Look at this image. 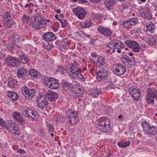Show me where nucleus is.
Here are the masks:
<instances>
[{
	"label": "nucleus",
	"instance_id": "obj_48",
	"mask_svg": "<svg viewBox=\"0 0 157 157\" xmlns=\"http://www.w3.org/2000/svg\"><path fill=\"white\" fill-rule=\"evenodd\" d=\"M67 67H70L71 68H73V69L75 70L78 67L77 63L75 61L71 65H69Z\"/></svg>",
	"mask_w": 157,
	"mask_h": 157
},
{
	"label": "nucleus",
	"instance_id": "obj_20",
	"mask_svg": "<svg viewBox=\"0 0 157 157\" xmlns=\"http://www.w3.org/2000/svg\"><path fill=\"white\" fill-rule=\"evenodd\" d=\"M46 96L48 101L52 102L56 100L58 97V95L56 92L51 90L48 91Z\"/></svg>",
	"mask_w": 157,
	"mask_h": 157
},
{
	"label": "nucleus",
	"instance_id": "obj_62",
	"mask_svg": "<svg viewBox=\"0 0 157 157\" xmlns=\"http://www.w3.org/2000/svg\"><path fill=\"white\" fill-rule=\"evenodd\" d=\"M91 56L93 58L96 59L97 57V55L94 53H91Z\"/></svg>",
	"mask_w": 157,
	"mask_h": 157
},
{
	"label": "nucleus",
	"instance_id": "obj_60",
	"mask_svg": "<svg viewBox=\"0 0 157 157\" xmlns=\"http://www.w3.org/2000/svg\"><path fill=\"white\" fill-rule=\"evenodd\" d=\"M90 1L94 3H97L99 2L100 0H89Z\"/></svg>",
	"mask_w": 157,
	"mask_h": 157
},
{
	"label": "nucleus",
	"instance_id": "obj_54",
	"mask_svg": "<svg viewBox=\"0 0 157 157\" xmlns=\"http://www.w3.org/2000/svg\"><path fill=\"white\" fill-rule=\"evenodd\" d=\"M95 17L98 19H100L102 17V16L100 13H98L95 15Z\"/></svg>",
	"mask_w": 157,
	"mask_h": 157
},
{
	"label": "nucleus",
	"instance_id": "obj_44",
	"mask_svg": "<svg viewBox=\"0 0 157 157\" xmlns=\"http://www.w3.org/2000/svg\"><path fill=\"white\" fill-rule=\"evenodd\" d=\"M7 125L6 122L4 121L3 119L0 118V125L2 127L6 128Z\"/></svg>",
	"mask_w": 157,
	"mask_h": 157
},
{
	"label": "nucleus",
	"instance_id": "obj_45",
	"mask_svg": "<svg viewBox=\"0 0 157 157\" xmlns=\"http://www.w3.org/2000/svg\"><path fill=\"white\" fill-rule=\"evenodd\" d=\"M40 26H42L41 28L43 27H44L46 24V21L43 18L41 19L40 20H39Z\"/></svg>",
	"mask_w": 157,
	"mask_h": 157
},
{
	"label": "nucleus",
	"instance_id": "obj_37",
	"mask_svg": "<svg viewBox=\"0 0 157 157\" xmlns=\"http://www.w3.org/2000/svg\"><path fill=\"white\" fill-rule=\"evenodd\" d=\"M28 73L32 77L37 78L38 76L37 71L34 69H30L28 71Z\"/></svg>",
	"mask_w": 157,
	"mask_h": 157
},
{
	"label": "nucleus",
	"instance_id": "obj_23",
	"mask_svg": "<svg viewBox=\"0 0 157 157\" xmlns=\"http://www.w3.org/2000/svg\"><path fill=\"white\" fill-rule=\"evenodd\" d=\"M8 97L11 99L12 102H14L17 101L18 99L17 94L14 91H9L7 92Z\"/></svg>",
	"mask_w": 157,
	"mask_h": 157
},
{
	"label": "nucleus",
	"instance_id": "obj_10",
	"mask_svg": "<svg viewBox=\"0 0 157 157\" xmlns=\"http://www.w3.org/2000/svg\"><path fill=\"white\" fill-rule=\"evenodd\" d=\"M22 93L28 99L33 98L35 94V91L33 89H29L26 86H24L21 89Z\"/></svg>",
	"mask_w": 157,
	"mask_h": 157
},
{
	"label": "nucleus",
	"instance_id": "obj_19",
	"mask_svg": "<svg viewBox=\"0 0 157 157\" xmlns=\"http://www.w3.org/2000/svg\"><path fill=\"white\" fill-rule=\"evenodd\" d=\"M13 119L19 124H23L25 123V120L23 118L22 114L17 111L13 112L12 113Z\"/></svg>",
	"mask_w": 157,
	"mask_h": 157
},
{
	"label": "nucleus",
	"instance_id": "obj_29",
	"mask_svg": "<svg viewBox=\"0 0 157 157\" xmlns=\"http://www.w3.org/2000/svg\"><path fill=\"white\" fill-rule=\"evenodd\" d=\"M77 36H79L82 39L90 38V35L87 33H85L82 31L76 32L75 33Z\"/></svg>",
	"mask_w": 157,
	"mask_h": 157
},
{
	"label": "nucleus",
	"instance_id": "obj_47",
	"mask_svg": "<svg viewBox=\"0 0 157 157\" xmlns=\"http://www.w3.org/2000/svg\"><path fill=\"white\" fill-rule=\"evenodd\" d=\"M131 25L128 19L127 21H125L123 24V27L126 28Z\"/></svg>",
	"mask_w": 157,
	"mask_h": 157
},
{
	"label": "nucleus",
	"instance_id": "obj_18",
	"mask_svg": "<svg viewBox=\"0 0 157 157\" xmlns=\"http://www.w3.org/2000/svg\"><path fill=\"white\" fill-rule=\"evenodd\" d=\"M48 104L47 100L45 97L41 96L38 98L37 106L38 108L43 109L47 107Z\"/></svg>",
	"mask_w": 157,
	"mask_h": 157
},
{
	"label": "nucleus",
	"instance_id": "obj_41",
	"mask_svg": "<svg viewBox=\"0 0 157 157\" xmlns=\"http://www.w3.org/2000/svg\"><path fill=\"white\" fill-rule=\"evenodd\" d=\"M46 127L47 130L49 132L51 133L54 132V128L53 126L50 124H47Z\"/></svg>",
	"mask_w": 157,
	"mask_h": 157
},
{
	"label": "nucleus",
	"instance_id": "obj_9",
	"mask_svg": "<svg viewBox=\"0 0 157 157\" xmlns=\"http://www.w3.org/2000/svg\"><path fill=\"white\" fill-rule=\"evenodd\" d=\"M113 67V73L118 76L124 74L126 71V67L120 63L114 64Z\"/></svg>",
	"mask_w": 157,
	"mask_h": 157
},
{
	"label": "nucleus",
	"instance_id": "obj_58",
	"mask_svg": "<svg viewBox=\"0 0 157 157\" xmlns=\"http://www.w3.org/2000/svg\"><path fill=\"white\" fill-rule=\"evenodd\" d=\"M4 57V54L2 52H0V59H3Z\"/></svg>",
	"mask_w": 157,
	"mask_h": 157
},
{
	"label": "nucleus",
	"instance_id": "obj_27",
	"mask_svg": "<svg viewBox=\"0 0 157 157\" xmlns=\"http://www.w3.org/2000/svg\"><path fill=\"white\" fill-rule=\"evenodd\" d=\"M66 71L69 77L71 78H74L76 76L75 70L73 68H71L70 67H67Z\"/></svg>",
	"mask_w": 157,
	"mask_h": 157
},
{
	"label": "nucleus",
	"instance_id": "obj_61",
	"mask_svg": "<svg viewBox=\"0 0 157 157\" xmlns=\"http://www.w3.org/2000/svg\"><path fill=\"white\" fill-rule=\"evenodd\" d=\"M146 0H137L139 4H142L143 3L145 2Z\"/></svg>",
	"mask_w": 157,
	"mask_h": 157
},
{
	"label": "nucleus",
	"instance_id": "obj_57",
	"mask_svg": "<svg viewBox=\"0 0 157 157\" xmlns=\"http://www.w3.org/2000/svg\"><path fill=\"white\" fill-rule=\"evenodd\" d=\"M33 6H34L33 4L32 3H29V4H28V3L26 4L25 5V8H27V7H29L30 8H31L32 7H33Z\"/></svg>",
	"mask_w": 157,
	"mask_h": 157
},
{
	"label": "nucleus",
	"instance_id": "obj_51",
	"mask_svg": "<svg viewBox=\"0 0 157 157\" xmlns=\"http://www.w3.org/2000/svg\"><path fill=\"white\" fill-rule=\"evenodd\" d=\"M5 17L4 19L5 20H7L8 19L10 18L11 15L10 14L8 13V12H6V14L5 15Z\"/></svg>",
	"mask_w": 157,
	"mask_h": 157
},
{
	"label": "nucleus",
	"instance_id": "obj_25",
	"mask_svg": "<svg viewBox=\"0 0 157 157\" xmlns=\"http://www.w3.org/2000/svg\"><path fill=\"white\" fill-rule=\"evenodd\" d=\"M145 26L147 28L146 31L147 32L148 31L151 33H154L155 30L156 28L155 25L151 22L146 24L145 25Z\"/></svg>",
	"mask_w": 157,
	"mask_h": 157
},
{
	"label": "nucleus",
	"instance_id": "obj_38",
	"mask_svg": "<svg viewBox=\"0 0 157 157\" xmlns=\"http://www.w3.org/2000/svg\"><path fill=\"white\" fill-rule=\"evenodd\" d=\"M14 21L13 19H8L7 20V21L5 23V24L6 25V28L9 29L11 28L12 25L13 24Z\"/></svg>",
	"mask_w": 157,
	"mask_h": 157
},
{
	"label": "nucleus",
	"instance_id": "obj_2",
	"mask_svg": "<svg viewBox=\"0 0 157 157\" xmlns=\"http://www.w3.org/2000/svg\"><path fill=\"white\" fill-rule=\"evenodd\" d=\"M142 126L145 134H148L149 136H154L157 133V127L151 126L147 121H144L142 124Z\"/></svg>",
	"mask_w": 157,
	"mask_h": 157
},
{
	"label": "nucleus",
	"instance_id": "obj_63",
	"mask_svg": "<svg viewBox=\"0 0 157 157\" xmlns=\"http://www.w3.org/2000/svg\"><path fill=\"white\" fill-rule=\"evenodd\" d=\"M59 17L63 18L64 17V15L63 14H60L59 15Z\"/></svg>",
	"mask_w": 157,
	"mask_h": 157
},
{
	"label": "nucleus",
	"instance_id": "obj_52",
	"mask_svg": "<svg viewBox=\"0 0 157 157\" xmlns=\"http://www.w3.org/2000/svg\"><path fill=\"white\" fill-rule=\"evenodd\" d=\"M123 147H126L127 146L129 145L130 144V142L129 141L123 142Z\"/></svg>",
	"mask_w": 157,
	"mask_h": 157
},
{
	"label": "nucleus",
	"instance_id": "obj_55",
	"mask_svg": "<svg viewBox=\"0 0 157 157\" xmlns=\"http://www.w3.org/2000/svg\"><path fill=\"white\" fill-rule=\"evenodd\" d=\"M8 50L10 51L12 50L14 48V46L12 44H10L7 46Z\"/></svg>",
	"mask_w": 157,
	"mask_h": 157
},
{
	"label": "nucleus",
	"instance_id": "obj_59",
	"mask_svg": "<svg viewBox=\"0 0 157 157\" xmlns=\"http://www.w3.org/2000/svg\"><path fill=\"white\" fill-rule=\"evenodd\" d=\"M117 144L118 146L121 148H123V143L122 142H118L117 143Z\"/></svg>",
	"mask_w": 157,
	"mask_h": 157
},
{
	"label": "nucleus",
	"instance_id": "obj_30",
	"mask_svg": "<svg viewBox=\"0 0 157 157\" xmlns=\"http://www.w3.org/2000/svg\"><path fill=\"white\" fill-rule=\"evenodd\" d=\"M105 4L108 10H110L115 4L114 0H105Z\"/></svg>",
	"mask_w": 157,
	"mask_h": 157
},
{
	"label": "nucleus",
	"instance_id": "obj_36",
	"mask_svg": "<svg viewBox=\"0 0 157 157\" xmlns=\"http://www.w3.org/2000/svg\"><path fill=\"white\" fill-rule=\"evenodd\" d=\"M97 64L98 67H101L105 64L104 59L101 56H99L97 59Z\"/></svg>",
	"mask_w": 157,
	"mask_h": 157
},
{
	"label": "nucleus",
	"instance_id": "obj_4",
	"mask_svg": "<svg viewBox=\"0 0 157 157\" xmlns=\"http://www.w3.org/2000/svg\"><path fill=\"white\" fill-rule=\"evenodd\" d=\"M110 122L109 118L106 117L101 118L98 123L99 129L104 132H107L110 128Z\"/></svg>",
	"mask_w": 157,
	"mask_h": 157
},
{
	"label": "nucleus",
	"instance_id": "obj_56",
	"mask_svg": "<svg viewBox=\"0 0 157 157\" xmlns=\"http://www.w3.org/2000/svg\"><path fill=\"white\" fill-rule=\"evenodd\" d=\"M82 71V69L81 68H79L77 69L76 70H75V72L76 73V75H78V74H81V72Z\"/></svg>",
	"mask_w": 157,
	"mask_h": 157
},
{
	"label": "nucleus",
	"instance_id": "obj_15",
	"mask_svg": "<svg viewBox=\"0 0 157 157\" xmlns=\"http://www.w3.org/2000/svg\"><path fill=\"white\" fill-rule=\"evenodd\" d=\"M73 12L79 19H82L86 15V11L82 8L77 7L73 10Z\"/></svg>",
	"mask_w": 157,
	"mask_h": 157
},
{
	"label": "nucleus",
	"instance_id": "obj_8",
	"mask_svg": "<svg viewBox=\"0 0 157 157\" xmlns=\"http://www.w3.org/2000/svg\"><path fill=\"white\" fill-rule=\"evenodd\" d=\"M6 129L15 135L19 136L20 133L19 126L17 124L13 121L9 122Z\"/></svg>",
	"mask_w": 157,
	"mask_h": 157
},
{
	"label": "nucleus",
	"instance_id": "obj_31",
	"mask_svg": "<svg viewBox=\"0 0 157 157\" xmlns=\"http://www.w3.org/2000/svg\"><path fill=\"white\" fill-rule=\"evenodd\" d=\"M101 91L98 90V89H91L90 91V95L93 97H97L100 94Z\"/></svg>",
	"mask_w": 157,
	"mask_h": 157
},
{
	"label": "nucleus",
	"instance_id": "obj_21",
	"mask_svg": "<svg viewBox=\"0 0 157 157\" xmlns=\"http://www.w3.org/2000/svg\"><path fill=\"white\" fill-rule=\"evenodd\" d=\"M12 39L13 44L17 45L19 43L21 42L22 40L21 35L19 33H13L12 37Z\"/></svg>",
	"mask_w": 157,
	"mask_h": 157
},
{
	"label": "nucleus",
	"instance_id": "obj_39",
	"mask_svg": "<svg viewBox=\"0 0 157 157\" xmlns=\"http://www.w3.org/2000/svg\"><path fill=\"white\" fill-rule=\"evenodd\" d=\"M20 59L22 60H24L26 62H29L30 60L28 57L23 54H21L19 56Z\"/></svg>",
	"mask_w": 157,
	"mask_h": 157
},
{
	"label": "nucleus",
	"instance_id": "obj_6",
	"mask_svg": "<svg viewBox=\"0 0 157 157\" xmlns=\"http://www.w3.org/2000/svg\"><path fill=\"white\" fill-rule=\"evenodd\" d=\"M109 47L112 49H117V52L120 53L121 52V49L124 48L125 45L123 42L117 40H114L111 41L108 44Z\"/></svg>",
	"mask_w": 157,
	"mask_h": 157
},
{
	"label": "nucleus",
	"instance_id": "obj_5",
	"mask_svg": "<svg viewBox=\"0 0 157 157\" xmlns=\"http://www.w3.org/2000/svg\"><path fill=\"white\" fill-rule=\"evenodd\" d=\"M43 83L47 87L52 89H56L59 88V81L54 78H47L43 81Z\"/></svg>",
	"mask_w": 157,
	"mask_h": 157
},
{
	"label": "nucleus",
	"instance_id": "obj_1",
	"mask_svg": "<svg viewBox=\"0 0 157 157\" xmlns=\"http://www.w3.org/2000/svg\"><path fill=\"white\" fill-rule=\"evenodd\" d=\"M21 112L25 117L33 120H35L38 117V113L36 111L26 106H23L21 108Z\"/></svg>",
	"mask_w": 157,
	"mask_h": 157
},
{
	"label": "nucleus",
	"instance_id": "obj_43",
	"mask_svg": "<svg viewBox=\"0 0 157 157\" xmlns=\"http://www.w3.org/2000/svg\"><path fill=\"white\" fill-rule=\"evenodd\" d=\"M129 20L130 21L131 25H134L136 24L138 21V20L136 18H133L129 19Z\"/></svg>",
	"mask_w": 157,
	"mask_h": 157
},
{
	"label": "nucleus",
	"instance_id": "obj_16",
	"mask_svg": "<svg viewBox=\"0 0 157 157\" xmlns=\"http://www.w3.org/2000/svg\"><path fill=\"white\" fill-rule=\"evenodd\" d=\"M130 94L135 99L138 100L140 96V90L136 86L131 87L129 89Z\"/></svg>",
	"mask_w": 157,
	"mask_h": 157
},
{
	"label": "nucleus",
	"instance_id": "obj_49",
	"mask_svg": "<svg viewBox=\"0 0 157 157\" xmlns=\"http://www.w3.org/2000/svg\"><path fill=\"white\" fill-rule=\"evenodd\" d=\"M66 44L64 42L62 41L60 42L59 45V49L63 51V48H64L66 47Z\"/></svg>",
	"mask_w": 157,
	"mask_h": 157
},
{
	"label": "nucleus",
	"instance_id": "obj_11",
	"mask_svg": "<svg viewBox=\"0 0 157 157\" xmlns=\"http://www.w3.org/2000/svg\"><path fill=\"white\" fill-rule=\"evenodd\" d=\"M124 43L129 48L132 49L133 51L138 52L140 51V48L141 47V45H143L141 44H139L138 42L135 41L127 40L125 41Z\"/></svg>",
	"mask_w": 157,
	"mask_h": 157
},
{
	"label": "nucleus",
	"instance_id": "obj_35",
	"mask_svg": "<svg viewBox=\"0 0 157 157\" xmlns=\"http://www.w3.org/2000/svg\"><path fill=\"white\" fill-rule=\"evenodd\" d=\"M91 24L90 21L86 20L80 23L79 26L82 28L85 29L90 26Z\"/></svg>",
	"mask_w": 157,
	"mask_h": 157
},
{
	"label": "nucleus",
	"instance_id": "obj_53",
	"mask_svg": "<svg viewBox=\"0 0 157 157\" xmlns=\"http://www.w3.org/2000/svg\"><path fill=\"white\" fill-rule=\"evenodd\" d=\"M17 152L21 154H24L26 153V151L25 150L21 148L18 149L17 151Z\"/></svg>",
	"mask_w": 157,
	"mask_h": 157
},
{
	"label": "nucleus",
	"instance_id": "obj_24",
	"mask_svg": "<svg viewBox=\"0 0 157 157\" xmlns=\"http://www.w3.org/2000/svg\"><path fill=\"white\" fill-rule=\"evenodd\" d=\"M17 73V77L19 78L24 79L26 76L27 71L25 68H19Z\"/></svg>",
	"mask_w": 157,
	"mask_h": 157
},
{
	"label": "nucleus",
	"instance_id": "obj_7",
	"mask_svg": "<svg viewBox=\"0 0 157 157\" xmlns=\"http://www.w3.org/2000/svg\"><path fill=\"white\" fill-rule=\"evenodd\" d=\"M66 114V119L70 124L73 125L78 121V117L75 111L68 110L67 111Z\"/></svg>",
	"mask_w": 157,
	"mask_h": 157
},
{
	"label": "nucleus",
	"instance_id": "obj_42",
	"mask_svg": "<svg viewBox=\"0 0 157 157\" xmlns=\"http://www.w3.org/2000/svg\"><path fill=\"white\" fill-rule=\"evenodd\" d=\"M58 20L61 24V27L63 28L68 23L67 21L66 20H63L62 19H59Z\"/></svg>",
	"mask_w": 157,
	"mask_h": 157
},
{
	"label": "nucleus",
	"instance_id": "obj_22",
	"mask_svg": "<svg viewBox=\"0 0 157 157\" xmlns=\"http://www.w3.org/2000/svg\"><path fill=\"white\" fill-rule=\"evenodd\" d=\"M56 36L52 32L44 33L43 35V39L46 41H53L56 39Z\"/></svg>",
	"mask_w": 157,
	"mask_h": 157
},
{
	"label": "nucleus",
	"instance_id": "obj_46",
	"mask_svg": "<svg viewBox=\"0 0 157 157\" xmlns=\"http://www.w3.org/2000/svg\"><path fill=\"white\" fill-rule=\"evenodd\" d=\"M64 69V67L62 66H59L56 69V71L57 72L62 74L63 73Z\"/></svg>",
	"mask_w": 157,
	"mask_h": 157
},
{
	"label": "nucleus",
	"instance_id": "obj_28",
	"mask_svg": "<svg viewBox=\"0 0 157 157\" xmlns=\"http://www.w3.org/2000/svg\"><path fill=\"white\" fill-rule=\"evenodd\" d=\"M33 28L37 29H40L41 28L42 26H40L39 20L36 21V16L33 17V22L31 23Z\"/></svg>",
	"mask_w": 157,
	"mask_h": 157
},
{
	"label": "nucleus",
	"instance_id": "obj_50",
	"mask_svg": "<svg viewBox=\"0 0 157 157\" xmlns=\"http://www.w3.org/2000/svg\"><path fill=\"white\" fill-rule=\"evenodd\" d=\"M129 33L131 35L138 34V31L136 29H135L130 30L129 31Z\"/></svg>",
	"mask_w": 157,
	"mask_h": 157
},
{
	"label": "nucleus",
	"instance_id": "obj_40",
	"mask_svg": "<svg viewBox=\"0 0 157 157\" xmlns=\"http://www.w3.org/2000/svg\"><path fill=\"white\" fill-rule=\"evenodd\" d=\"M125 59L129 65H132L134 64V61L132 58H130L126 57Z\"/></svg>",
	"mask_w": 157,
	"mask_h": 157
},
{
	"label": "nucleus",
	"instance_id": "obj_34",
	"mask_svg": "<svg viewBox=\"0 0 157 157\" xmlns=\"http://www.w3.org/2000/svg\"><path fill=\"white\" fill-rule=\"evenodd\" d=\"M147 42L150 45L156 44L157 43V37L155 36L151 37L147 40Z\"/></svg>",
	"mask_w": 157,
	"mask_h": 157
},
{
	"label": "nucleus",
	"instance_id": "obj_32",
	"mask_svg": "<svg viewBox=\"0 0 157 157\" xmlns=\"http://www.w3.org/2000/svg\"><path fill=\"white\" fill-rule=\"evenodd\" d=\"M33 17L30 18L29 16H27L25 14H24L22 17V21L24 23H31L33 22Z\"/></svg>",
	"mask_w": 157,
	"mask_h": 157
},
{
	"label": "nucleus",
	"instance_id": "obj_3",
	"mask_svg": "<svg viewBox=\"0 0 157 157\" xmlns=\"http://www.w3.org/2000/svg\"><path fill=\"white\" fill-rule=\"evenodd\" d=\"M157 96V89L154 87L147 88L146 99L147 102L150 105H154V99Z\"/></svg>",
	"mask_w": 157,
	"mask_h": 157
},
{
	"label": "nucleus",
	"instance_id": "obj_17",
	"mask_svg": "<svg viewBox=\"0 0 157 157\" xmlns=\"http://www.w3.org/2000/svg\"><path fill=\"white\" fill-rule=\"evenodd\" d=\"M139 15L144 18L151 19L152 17L150 10L147 8L144 7L140 10Z\"/></svg>",
	"mask_w": 157,
	"mask_h": 157
},
{
	"label": "nucleus",
	"instance_id": "obj_26",
	"mask_svg": "<svg viewBox=\"0 0 157 157\" xmlns=\"http://www.w3.org/2000/svg\"><path fill=\"white\" fill-rule=\"evenodd\" d=\"M18 82L16 79H14L12 78H10L8 79V85L11 88H14L15 86L17 85Z\"/></svg>",
	"mask_w": 157,
	"mask_h": 157
},
{
	"label": "nucleus",
	"instance_id": "obj_33",
	"mask_svg": "<svg viewBox=\"0 0 157 157\" xmlns=\"http://www.w3.org/2000/svg\"><path fill=\"white\" fill-rule=\"evenodd\" d=\"M76 85H78V83L77 82H73V85L68 83L67 82H63V86L64 87L69 88L71 89L72 88H75Z\"/></svg>",
	"mask_w": 157,
	"mask_h": 157
},
{
	"label": "nucleus",
	"instance_id": "obj_14",
	"mask_svg": "<svg viewBox=\"0 0 157 157\" xmlns=\"http://www.w3.org/2000/svg\"><path fill=\"white\" fill-rule=\"evenodd\" d=\"M6 62L9 65L14 67H18L20 61L14 57L9 56L6 59Z\"/></svg>",
	"mask_w": 157,
	"mask_h": 157
},
{
	"label": "nucleus",
	"instance_id": "obj_13",
	"mask_svg": "<svg viewBox=\"0 0 157 157\" xmlns=\"http://www.w3.org/2000/svg\"><path fill=\"white\" fill-rule=\"evenodd\" d=\"M108 73L104 68L100 69L97 72L96 78L97 80L102 82L107 79L108 77Z\"/></svg>",
	"mask_w": 157,
	"mask_h": 157
},
{
	"label": "nucleus",
	"instance_id": "obj_64",
	"mask_svg": "<svg viewBox=\"0 0 157 157\" xmlns=\"http://www.w3.org/2000/svg\"><path fill=\"white\" fill-rule=\"evenodd\" d=\"M56 13H61V11H60V10H59V9H57V10H56Z\"/></svg>",
	"mask_w": 157,
	"mask_h": 157
},
{
	"label": "nucleus",
	"instance_id": "obj_12",
	"mask_svg": "<svg viewBox=\"0 0 157 157\" xmlns=\"http://www.w3.org/2000/svg\"><path fill=\"white\" fill-rule=\"evenodd\" d=\"M97 30L100 34L105 37L110 36L112 33L109 28L102 25L98 26Z\"/></svg>",
	"mask_w": 157,
	"mask_h": 157
}]
</instances>
